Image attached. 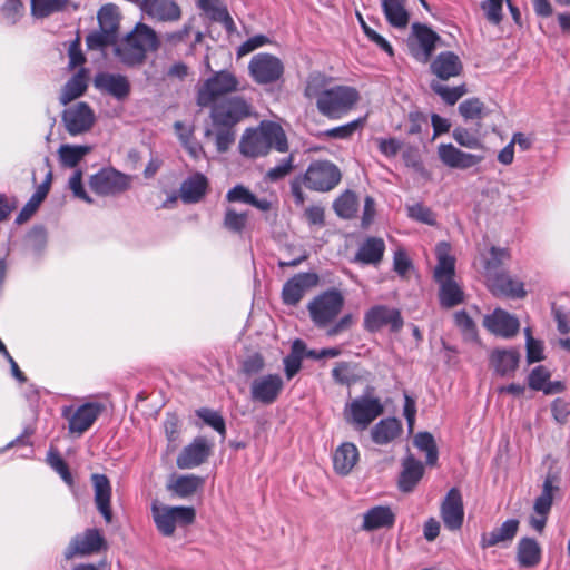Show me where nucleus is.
I'll use <instances>...</instances> for the list:
<instances>
[{"mask_svg": "<svg viewBox=\"0 0 570 570\" xmlns=\"http://www.w3.org/2000/svg\"><path fill=\"white\" fill-rule=\"evenodd\" d=\"M413 443L420 451L425 452L428 465L434 466L438 463V446L430 432H419L414 436Z\"/></svg>", "mask_w": 570, "mask_h": 570, "instance_id": "09e8293b", "label": "nucleus"}, {"mask_svg": "<svg viewBox=\"0 0 570 570\" xmlns=\"http://www.w3.org/2000/svg\"><path fill=\"white\" fill-rule=\"evenodd\" d=\"M196 415L206 424L214 429L224 440L227 434L226 423L223 415L209 407H200L196 410Z\"/></svg>", "mask_w": 570, "mask_h": 570, "instance_id": "8fccbe9b", "label": "nucleus"}, {"mask_svg": "<svg viewBox=\"0 0 570 570\" xmlns=\"http://www.w3.org/2000/svg\"><path fill=\"white\" fill-rule=\"evenodd\" d=\"M87 75V69L81 68L65 83L59 96V101L61 105H68L86 92L88 88Z\"/></svg>", "mask_w": 570, "mask_h": 570, "instance_id": "72a5a7b5", "label": "nucleus"}, {"mask_svg": "<svg viewBox=\"0 0 570 570\" xmlns=\"http://www.w3.org/2000/svg\"><path fill=\"white\" fill-rule=\"evenodd\" d=\"M383 412L384 407L379 397L363 395L346 405L344 415L346 422L358 430H365Z\"/></svg>", "mask_w": 570, "mask_h": 570, "instance_id": "1a4fd4ad", "label": "nucleus"}, {"mask_svg": "<svg viewBox=\"0 0 570 570\" xmlns=\"http://www.w3.org/2000/svg\"><path fill=\"white\" fill-rule=\"evenodd\" d=\"M454 140L462 147L470 149L483 148L482 141L464 127H456L452 131Z\"/></svg>", "mask_w": 570, "mask_h": 570, "instance_id": "e2e57ef3", "label": "nucleus"}, {"mask_svg": "<svg viewBox=\"0 0 570 570\" xmlns=\"http://www.w3.org/2000/svg\"><path fill=\"white\" fill-rule=\"evenodd\" d=\"M560 478L554 472H548L540 495L535 499L533 510L538 515H549L552 503L553 493L559 491Z\"/></svg>", "mask_w": 570, "mask_h": 570, "instance_id": "7c9ffc66", "label": "nucleus"}, {"mask_svg": "<svg viewBox=\"0 0 570 570\" xmlns=\"http://www.w3.org/2000/svg\"><path fill=\"white\" fill-rule=\"evenodd\" d=\"M206 478L196 474H180V499L196 498L202 502Z\"/></svg>", "mask_w": 570, "mask_h": 570, "instance_id": "a19ab883", "label": "nucleus"}, {"mask_svg": "<svg viewBox=\"0 0 570 570\" xmlns=\"http://www.w3.org/2000/svg\"><path fill=\"white\" fill-rule=\"evenodd\" d=\"M31 1V14L35 18L43 19L56 12L63 11L69 0H30Z\"/></svg>", "mask_w": 570, "mask_h": 570, "instance_id": "de8ad7c7", "label": "nucleus"}, {"mask_svg": "<svg viewBox=\"0 0 570 570\" xmlns=\"http://www.w3.org/2000/svg\"><path fill=\"white\" fill-rule=\"evenodd\" d=\"M441 518L445 528L451 531L459 530L464 520V508L461 492L456 488L448 491L441 504Z\"/></svg>", "mask_w": 570, "mask_h": 570, "instance_id": "6ab92c4d", "label": "nucleus"}, {"mask_svg": "<svg viewBox=\"0 0 570 570\" xmlns=\"http://www.w3.org/2000/svg\"><path fill=\"white\" fill-rule=\"evenodd\" d=\"M142 11L161 21L178 19V6L168 0H149Z\"/></svg>", "mask_w": 570, "mask_h": 570, "instance_id": "58836bf2", "label": "nucleus"}, {"mask_svg": "<svg viewBox=\"0 0 570 570\" xmlns=\"http://www.w3.org/2000/svg\"><path fill=\"white\" fill-rule=\"evenodd\" d=\"M248 70L255 82L268 85L283 76L284 65L273 55L257 53L250 59Z\"/></svg>", "mask_w": 570, "mask_h": 570, "instance_id": "f8f14e48", "label": "nucleus"}, {"mask_svg": "<svg viewBox=\"0 0 570 570\" xmlns=\"http://www.w3.org/2000/svg\"><path fill=\"white\" fill-rule=\"evenodd\" d=\"M118 41V35L98 30L92 31L86 37V45L89 50H104L109 46H116Z\"/></svg>", "mask_w": 570, "mask_h": 570, "instance_id": "864d4df0", "label": "nucleus"}, {"mask_svg": "<svg viewBox=\"0 0 570 570\" xmlns=\"http://www.w3.org/2000/svg\"><path fill=\"white\" fill-rule=\"evenodd\" d=\"M364 124L365 118H357L345 125L327 129L322 135L328 139L347 140L355 134V131L362 129Z\"/></svg>", "mask_w": 570, "mask_h": 570, "instance_id": "603ef678", "label": "nucleus"}, {"mask_svg": "<svg viewBox=\"0 0 570 570\" xmlns=\"http://www.w3.org/2000/svg\"><path fill=\"white\" fill-rule=\"evenodd\" d=\"M385 243L380 237H367L358 247L354 262L363 265H377L383 259Z\"/></svg>", "mask_w": 570, "mask_h": 570, "instance_id": "473e14b6", "label": "nucleus"}, {"mask_svg": "<svg viewBox=\"0 0 570 570\" xmlns=\"http://www.w3.org/2000/svg\"><path fill=\"white\" fill-rule=\"evenodd\" d=\"M90 150L91 147L86 145H61L58 153L61 164L66 167L73 168Z\"/></svg>", "mask_w": 570, "mask_h": 570, "instance_id": "49530a36", "label": "nucleus"}, {"mask_svg": "<svg viewBox=\"0 0 570 570\" xmlns=\"http://www.w3.org/2000/svg\"><path fill=\"white\" fill-rule=\"evenodd\" d=\"M458 110L465 121L481 120L484 117H487L490 112V110L485 107L484 102L478 97H472L463 100L459 105Z\"/></svg>", "mask_w": 570, "mask_h": 570, "instance_id": "a18cd8bd", "label": "nucleus"}, {"mask_svg": "<svg viewBox=\"0 0 570 570\" xmlns=\"http://www.w3.org/2000/svg\"><path fill=\"white\" fill-rule=\"evenodd\" d=\"M94 86L119 101L125 100L130 94V82L120 73L98 72L94 78Z\"/></svg>", "mask_w": 570, "mask_h": 570, "instance_id": "aec40b11", "label": "nucleus"}, {"mask_svg": "<svg viewBox=\"0 0 570 570\" xmlns=\"http://www.w3.org/2000/svg\"><path fill=\"white\" fill-rule=\"evenodd\" d=\"M272 148L279 153L288 149L283 128L273 121L262 122L257 128H248L239 141L240 153L250 158L265 156Z\"/></svg>", "mask_w": 570, "mask_h": 570, "instance_id": "7ed1b4c3", "label": "nucleus"}, {"mask_svg": "<svg viewBox=\"0 0 570 570\" xmlns=\"http://www.w3.org/2000/svg\"><path fill=\"white\" fill-rule=\"evenodd\" d=\"M345 298L337 288L327 289L315 296L307 305L312 322L317 328H327L326 335L334 337L348 331L354 324V316L348 313L334 323L344 307Z\"/></svg>", "mask_w": 570, "mask_h": 570, "instance_id": "f257e3e1", "label": "nucleus"}, {"mask_svg": "<svg viewBox=\"0 0 570 570\" xmlns=\"http://www.w3.org/2000/svg\"><path fill=\"white\" fill-rule=\"evenodd\" d=\"M483 325L491 333L502 337L514 336L520 327L518 318L501 308H497L492 314L487 315Z\"/></svg>", "mask_w": 570, "mask_h": 570, "instance_id": "393cba45", "label": "nucleus"}, {"mask_svg": "<svg viewBox=\"0 0 570 570\" xmlns=\"http://www.w3.org/2000/svg\"><path fill=\"white\" fill-rule=\"evenodd\" d=\"M196 4L212 20L223 22L226 27L233 24L228 10L222 0H196Z\"/></svg>", "mask_w": 570, "mask_h": 570, "instance_id": "c03bdc74", "label": "nucleus"}, {"mask_svg": "<svg viewBox=\"0 0 570 570\" xmlns=\"http://www.w3.org/2000/svg\"><path fill=\"white\" fill-rule=\"evenodd\" d=\"M520 522L518 519H508L500 527L490 532H483L480 539L481 549H488L499 544L508 546L515 538Z\"/></svg>", "mask_w": 570, "mask_h": 570, "instance_id": "a878e982", "label": "nucleus"}, {"mask_svg": "<svg viewBox=\"0 0 570 570\" xmlns=\"http://www.w3.org/2000/svg\"><path fill=\"white\" fill-rule=\"evenodd\" d=\"M403 326V316L395 307L379 304L372 306L364 314L363 327L368 333H377L384 327H389L392 333H399Z\"/></svg>", "mask_w": 570, "mask_h": 570, "instance_id": "9d476101", "label": "nucleus"}, {"mask_svg": "<svg viewBox=\"0 0 570 570\" xmlns=\"http://www.w3.org/2000/svg\"><path fill=\"white\" fill-rule=\"evenodd\" d=\"M208 189L207 177L195 173L180 183V200L185 204H197L205 198Z\"/></svg>", "mask_w": 570, "mask_h": 570, "instance_id": "cd10ccee", "label": "nucleus"}, {"mask_svg": "<svg viewBox=\"0 0 570 570\" xmlns=\"http://www.w3.org/2000/svg\"><path fill=\"white\" fill-rule=\"evenodd\" d=\"M150 509L158 532L164 537L173 535L178 523V505L169 507L155 499L151 501Z\"/></svg>", "mask_w": 570, "mask_h": 570, "instance_id": "5701e85b", "label": "nucleus"}, {"mask_svg": "<svg viewBox=\"0 0 570 570\" xmlns=\"http://www.w3.org/2000/svg\"><path fill=\"white\" fill-rule=\"evenodd\" d=\"M104 410L105 406L101 403L87 402L80 405L72 414H69L71 407H66L62 415L68 419L69 432L81 435L91 428Z\"/></svg>", "mask_w": 570, "mask_h": 570, "instance_id": "dca6fc26", "label": "nucleus"}, {"mask_svg": "<svg viewBox=\"0 0 570 570\" xmlns=\"http://www.w3.org/2000/svg\"><path fill=\"white\" fill-rule=\"evenodd\" d=\"M23 9L20 0H7L1 7V12L7 23L13 26L23 16Z\"/></svg>", "mask_w": 570, "mask_h": 570, "instance_id": "0e129e2a", "label": "nucleus"}, {"mask_svg": "<svg viewBox=\"0 0 570 570\" xmlns=\"http://www.w3.org/2000/svg\"><path fill=\"white\" fill-rule=\"evenodd\" d=\"M327 78L321 73H312L306 80L304 96L308 99H321L323 94L328 89Z\"/></svg>", "mask_w": 570, "mask_h": 570, "instance_id": "4d7b16f0", "label": "nucleus"}, {"mask_svg": "<svg viewBox=\"0 0 570 570\" xmlns=\"http://www.w3.org/2000/svg\"><path fill=\"white\" fill-rule=\"evenodd\" d=\"M97 19L101 30L118 35L120 14L116 4H104L97 13Z\"/></svg>", "mask_w": 570, "mask_h": 570, "instance_id": "37998d69", "label": "nucleus"}, {"mask_svg": "<svg viewBox=\"0 0 570 570\" xmlns=\"http://www.w3.org/2000/svg\"><path fill=\"white\" fill-rule=\"evenodd\" d=\"M508 259H510L509 249L492 246L490 248V258L485 262L484 266L488 277L493 275V273H499V268Z\"/></svg>", "mask_w": 570, "mask_h": 570, "instance_id": "bf43d9fd", "label": "nucleus"}, {"mask_svg": "<svg viewBox=\"0 0 570 570\" xmlns=\"http://www.w3.org/2000/svg\"><path fill=\"white\" fill-rule=\"evenodd\" d=\"M412 31L417 46L409 45L411 55L416 61L428 63L431 61L432 55L441 41V37L426 24L417 22L413 23Z\"/></svg>", "mask_w": 570, "mask_h": 570, "instance_id": "2eb2a0df", "label": "nucleus"}, {"mask_svg": "<svg viewBox=\"0 0 570 570\" xmlns=\"http://www.w3.org/2000/svg\"><path fill=\"white\" fill-rule=\"evenodd\" d=\"M439 301L443 308H452L464 301V293L459 284L453 279H444L438 283Z\"/></svg>", "mask_w": 570, "mask_h": 570, "instance_id": "ea45409f", "label": "nucleus"}, {"mask_svg": "<svg viewBox=\"0 0 570 570\" xmlns=\"http://www.w3.org/2000/svg\"><path fill=\"white\" fill-rule=\"evenodd\" d=\"M47 195V193L37 187V190L32 194L26 205L21 208L20 213L17 215L16 224L21 225L29 220L37 212L40 204L46 199Z\"/></svg>", "mask_w": 570, "mask_h": 570, "instance_id": "6e6d98bb", "label": "nucleus"}, {"mask_svg": "<svg viewBox=\"0 0 570 570\" xmlns=\"http://www.w3.org/2000/svg\"><path fill=\"white\" fill-rule=\"evenodd\" d=\"M61 119L66 130L71 136L89 131L96 120L94 110L85 101H80L75 106L65 109L62 111Z\"/></svg>", "mask_w": 570, "mask_h": 570, "instance_id": "ddd939ff", "label": "nucleus"}, {"mask_svg": "<svg viewBox=\"0 0 570 570\" xmlns=\"http://www.w3.org/2000/svg\"><path fill=\"white\" fill-rule=\"evenodd\" d=\"M440 160L450 168L468 169L483 160V156L469 154L456 148L452 144H441L438 147Z\"/></svg>", "mask_w": 570, "mask_h": 570, "instance_id": "4be33fe9", "label": "nucleus"}, {"mask_svg": "<svg viewBox=\"0 0 570 570\" xmlns=\"http://www.w3.org/2000/svg\"><path fill=\"white\" fill-rule=\"evenodd\" d=\"M430 71L438 80L430 83L431 90L441 97L449 106H454L464 95L468 94L465 83L455 87H448L441 81L458 77L463 71V63L460 57L453 51L440 52L430 63Z\"/></svg>", "mask_w": 570, "mask_h": 570, "instance_id": "f03ea898", "label": "nucleus"}, {"mask_svg": "<svg viewBox=\"0 0 570 570\" xmlns=\"http://www.w3.org/2000/svg\"><path fill=\"white\" fill-rule=\"evenodd\" d=\"M213 126L236 127L237 124L252 115V105L242 96H229L210 105Z\"/></svg>", "mask_w": 570, "mask_h": 570, "instance_id": "423d86ee", "label": "nucleus"}, {"mask_svg": "<svg viewBox=\"0 0 570 570\" xmlns=\"http://www.w3.org/2000/svg\"><path fill=\"white\" fill-rule=\"evenodd\" d=\"M360 92L351 86L337 85L328 88L316 101L318 112L330 119L347 115L358 102Z\"/></svg>", "mask_w": 570, "mask_h": 570, "instance_id": "39448f33", "label": "nucleus"}, {"mask_svg": "<svg viewBox=\"0 0 570 570\" xmlns=\"http://www.w3.org/2000/svg\"><path fill=\"white\" fill-rule=\"evenodd\" d=\"M517 559L521 567L532 568L541 560V548L533 538L524 537L519 540L517 547Z\"/></svg>", "mask_w": 570, "mask_h": 570, "instance_id": "c9c22d12", "label": "nucleus"}, {"mask_svg": "<svg viewBox=\"0 0 570 570\" xmlns=\"http://www.w3.org/2000/svg\"><path fill=\"white\" fill-rule=\"evenodd\" d=\"M159 40L156 32L144 23H137L120 43H116L114 53L126 67H138L147 58L148 51L157 50Z\"/></svg>", "mask_w": 570, "mask_h": 570, "instance_id": "20e7f679", "label": "nucleus"}, {"mask_svg": "<svg viewBox=\"0 0 570 570\" xmlns=\"http://www.w3.org/2000/svg\"><path fill=\"white\" fill-rule=\"evenodd\" d=\"M165 433L168 439V451L166 456L174 461V452L177 448V439H178V419L176 415H170L165 422Z\"/></svg>", "mask_w": 570, "mask_h": 570, "instance_id": "69168bd1", "label": "nucleus"}, {"mask_svg": "<svg viewBox=\"0 0 570 570\" xmlns=\"http://www.w3.org/2000/svg\"><path fill=\"white\" fill-rule=\"evenodd\" d=\"M247 218L248 214L246 212L236 213L233 208H227L225 212L223 225L229 232L242 233L246 226Z\"/></svg>", "mask_w": 570, "mask_h": 570, "instance_id": "680f3d73", "label": "nucleus"}, {"mask_svg": "<svg viewBox=\"0 0 570 570\" xmlns=\"http://www.w3.org/2000/svg\"><path fill=\"white\" fill-rule=\"evenodd\" d=\"M318 276L315 273H299L288 279L282 291V298L286 305L295 306L303 298L307 288L315 286Z\"/></svg>", "mask_w": 570, "mask_h": 570, "instance_id": "412c9836", "label": "nucleus"}, {"mask_svg": "<svg viewBox=\"0 0 570 570\" xmlns=\"http://www.w3.org/2000/svg\"><path fill=\"white\" fill-rule=\"evenodd\" d=\"M129 177L114 168H102L89 178V187L100 196H114L129 188Z\"/></svg>", "mask_w": 570, "mask_h": 570, "instance_id": "9b49d317", "label": "nucleus"}, {"mask_svg": "<svg viewBox=\"0 0 570 570\" xmlns=\"http://www.w3.org/2000/svg\"><path fill=\"white\" fill-rule=\"evenodd\" d=\"M488 282L494 296L523 298L527 295L523 283L512 278L505 272L493 273L488 277Z\"/></svg>", "mask_w": 570, "mask_h": 570, "instance_id": "b1692460", "label": "nucleus"}, {"mask_svg": "<svg viewBox=\"0 0 570 570\" xmlns=\"http://www.w3.org/2000/svg\"><path fill=\"white\" fill-rule=\"evenodd\" d=\"M341 178V170L335 164L330 160H315L304 174L303 184L311 190L324 193L335 188Z\"/></svg>", "mask_w": 570, "mask_h": 570, "instance_id": "6e6552de", "label": "nucleus"}, {"mask_svg": "<svg viewBox=\"0 0 570 570\" xmlns=\"http://www.w3.org/2000/svg\"><path fill=\"white\" fill-rule=\"evenodd\" d=\"M406 212H407V216L413 220H416V222H420V223H423V224H426L430 226L436 225L435 214L433 213V210L430 207L423 205L422 203L407 205Z\"/></svg>", "mask_w": 570, "mask_h": 570, "instance_id": "13d9d810", "label": "nucleus"}, {"mask_svg": "<svg viewBox=\"0 0 570 570\" xmlns=\"http://www.w3.org/2000/svg\"><path fill=\"white\" fill-rule=\"evenodd\" d=\"M47 462L60 475L65 483L69 485L73 483V476L69 466L57 449L50 448L47 454Z\"/></svg>", "mask_w": 570, "mask_h": 570, "instance_id": "5fc2aeb1", "label": "nucleus"}, {"mask_svg": "<svg viewBox=\"0 0 570 570\" xmlns=\"http://www.w3.org/2000/svg\"><path fill=\"white\" fill-rule=\"evenodd\" d=\"M395 523V513L387 505H376L363 514L362 530L374 531L382 528H392Z\"/></svg>", "mask_w": 570, "mask_h": 570, "instance_id": "c756f323", "label": "nucleus"}, {"mask_svg": "<svg viewBox=\"0 0 570 570\" xmlns=\"http://www.w3.org/2000/svg\"><path fill=\"white\" fill-rule=\"evenodd\" d=\"M215 443L213 440L198 435L180 450V469H195L213 455Z\"/></svg>", "mask_w": 570, "mask_h": 570, "instance_id": "4468645a", "label": "nucleus"}, {"mask_svg": "<svg viewBox=\"0 0 570 570\" xmlns=\"http://www.w3.org/2000/svg\"><path fill=\"white\" fill-rule=\"evenodd\" d=\"M550 376L551 374L547 367L535 366L528 376L529 387L534 391H542Z\"/></svg>", "mask_w": 570, "mask_h": 570, "instance_id": "774afa93", "label": "nucleus"}, {"mask_svg": "<svg viewBox=\"0 0 570 570\" xmlns=\"http://www.w3.org/2000/svg\"><path fill=\"white\" fill-rule=\"evenodd\" d=\"M358 450L352 442H344L333 454V466L337 474L347 475L358 461Z\"/></svg>", "mask_w": 570, "mask_h": 570, "instance_id": "2f4dec72", "label": "nucleus"}, {"mask_svg": "<svg viewBox=\"0 0 570 570\" xmlns=\"http://www.w3.org/2000/svg\"><path fill=\"white\" fill-rule=\"evenodd\" d=\"M358 207V199L354 191L345 190L333 203L335 214L343 219H351L355 216Z\"/></svg>", "mask_w": 570, "mask_h": 570, "instance_id": "79ce46f5", "label": "nucleus"}, {"mask_svg": "<svg viewBox=\"0 0 570 570\" xmlns=\"http://www.w3.org/2000/svg\"><path fill=\"white\" fill-rule=\"evenodd\" d=\"M107 548L105 538L96 528L87 529L83 533L75 535L65 551L66 559L76 554L88 556Z\"/></svg>", "mask_w": 570, "mask_h": 570, "instance_id": "f3484780", "label": "nucleus"}, {"mask_svg": "<svg viewBox=\"0 0 570 570\" xmlns=\"http://www.w3.org/2000/svg\"><path fill=\"white\" fill-rule=\"evenodd\" d=\"M92 485L95 489V503L98 511L101 513L107 523L111 522L112 511L110 507L111 485L110 481L105 474L95 473L91 475Z\"/></svg>", "mask_w": 570, "mask_h": 570, "instance_id": "c85d7f7f", "label": "nucleus"}, {"mask_svg": "<svg viewBox=\"0 0 570 570\" xmlns=\"http://www.w3.org/2000/svg\"><path fill=\"white\" fill-rule=\"evenodd\" d=\"M283 387L284 382L279 374H267L252 382L250 396L253 401L269 405L278 399Z\"/></svg>", "mask_w": 570, "mask_h": 570, "instance_id": "a211bd4d", "label": "nucleus"}, {"mask_svg": "<svg viewBox=\"0 0 570 570\" xmlns=\"http://www.w3.org/2000/svg\"><path fill=\"white\" fill-rule=\"evenodd\" d=\"M402 432V424L395 417L383 419L377 422L372 431V440L379 445H384L395 440Z\"/></svg>", "mask_w": 570, "mask_h": 570, "instance_id": "f704fd0d", "label": "nucleus"}, {"mask_svg": "<svg viewBox=\"0 0 570 570\" xmlns=\"http://www.w3.org/2000/svg\"><path fill=\"white\" fill-rule=\"evenodd\" d=\"M68 186L70 190L72 191V195L83 200L87 204H92L94 199L88 195V193L85 189V186L82 184V170L77 169L73 171L71 177L69 178Z\"/></svg>", "mask_w": 570, "mask_h": 570, "instance_id": "338daca9", "label": "nucleus"}, {"mask_svg": "<svg viewBox=\"0 0 570 570\" xmlns=\"http://www.w3.org/2000/svg\"><path fill=\"white\" fill-rule=\"evenodd\" d=\"M449 249L448 243H440L436 247L438 264L434 268L436 283L454 278L455 258L449 254Z\"/></svg>", "mask_w": 570, "mask_h": 570, "instance_id": "4c0bfd02", "label": "nucleus"}, {"mask_svg": "<svg viewBox=\"0 0 570 570\" xmlns=\"http://www.w3.org/2000/svg\"><path fill=\"white\" fill-rule=\"evenodd\" d=\"M386 21L394 28H405L409 23L410 16L405 9V3H394L382 7Z\"/></svg>", "mask_w": 570, "mask_h": 570, "instance_id": "3c124183", "label": "nucleus"}, {"mask_svg": "<svg viewBox=\"0 0 570 570\" xmlns=\"http://www.w3.org/2000/svg\"><path fill=\"white\" fill-rule=\"evenodd\" d=\"M490 360L495 372L501 376H507L518 368L520 353L514 348L495 350L492 352Z\"/></svg>", "mask_w": 570, "mask_h": 570, "instance_id": "e433bc0d", "label": "nucleus"}, {"mask_svg": "<svg viewBox=\"0 0 570 570\" xmlns=\"http://www.w3.org/2000/svg\"><path fill=\"white\" fill-rule=\"evenodd\" d=\"M215 131L216 149L219 153L227 151L236 139V130L234 127L213 126Z\"/></svg>", "mask_w": 570, "mask_h": 570, "instance_id": "052dcab7", "label": "nucleus"}, {"mask_svg": "<svg viewBox=\"0 0 570 570\" xmlns=\"http://www.w3.org/2000/svg\"><path fill=\"white\" fill-rule=\"evenodd\" d=\"M424 475V465L421 461L409 454L402 461V471L397 485L401 492H412Z\"/></svg>", "mask_w": 570, "mask_h": 570, "instance_id": "bb28decb", "label": "nucleus"}, {"mask_svg": "<svg viewBox=\"0 0 570 570\" xmlns=\"http://www.w3.org/2000/svg\"><path fill=\"white\" fill-rule=\"evenodd\" d=\"M240 89V82L233 72L219 70L206 79L203 86L198 89L197 104L200 107H209L212 102L227 98V95Z\"/></svg>", "mask_w": 570, "mask_h": 570, "instance_id": "0eeeda50", "label": "nucleus"}]
</instances>
